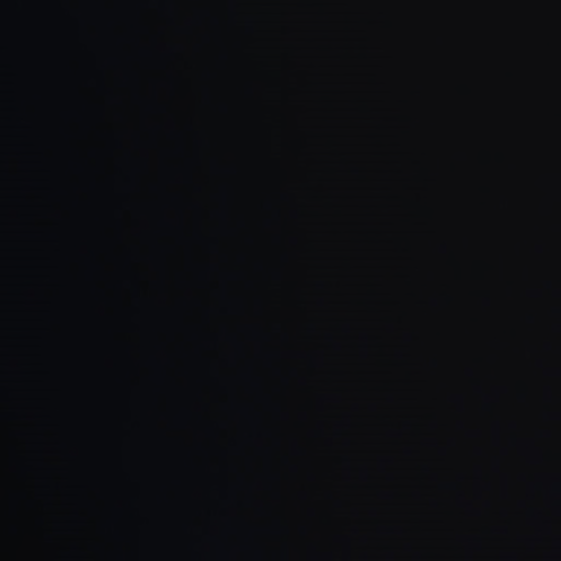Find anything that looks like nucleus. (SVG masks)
I'll list each match as a JSON object with an SVG mask.
<instances>
[{
  "label": "nucleus",
  "instance_id": "f257e3e1",
  "mask_svg": "<svg viewBox=\"0 0 561 561\" xmlns=\"http://www.w3.org/2000/svg\"><path fill=\"white\" fill-rule=\"evenodd\" d=\"M270 110H481L483 116V329H491V107H270Z\"/></svg>",
  "mask_w": 561,
  "mask_h": 561
},
{
  "label": "nucleus",
  "instance_id": "f03ea898",
  "mask_svg": "<svg viewBox=\"0 0 561 561\" xmlns=\"http://www.w3.org/2000/svg\"><path fill=\"white\" fill-rule=\"evenodd\" d=\"M527 106H524V0H522V130H520V140H522V241H520V252H522V455L524 453V399H525V388H524V282L529 280L525 273V254H526V244H525V231H524V153H525V139H526V129H525V115H526Z\"/></svg>",
  "mask_w": 561,
  "mask_h": 561
},
{
  "label": "nucleus",
  "instance_id": "7ed1b4c3",
  "mask_svg": "<svg viewBox=\"0 0 561 561\" xmlns=\"http://www.w3.org/2000/svg\"><path fill=\"white\" fill-rule=\"evenodd\" d=\"M522 561H524V558L522 557Z\"/></svg>",
  "mask_w": 561,
  "mask_h": 561
}]
</instances>
